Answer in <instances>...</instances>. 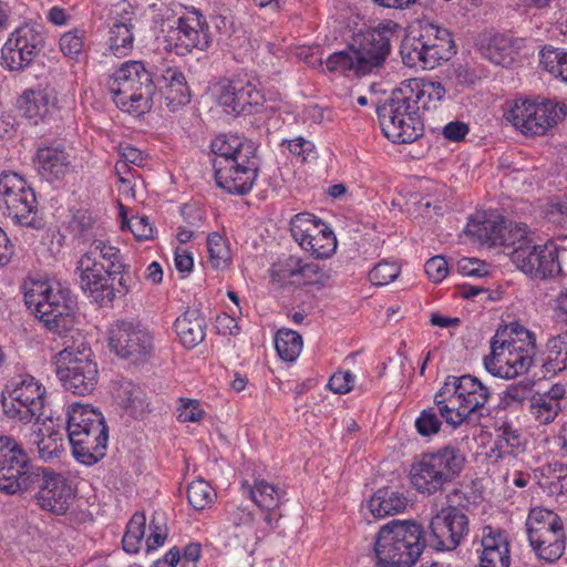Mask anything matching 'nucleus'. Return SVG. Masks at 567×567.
I'll list each match as a JSON object with an SVG mask.
<instances>
[{"label":"nucleus","mask_w":567,"mask_h":567,"mask_svg":"<svg viewBox=\"0 0 567 567\" xmlns=\"http://www.w3.org/2000/svg\"><path fill=\"white\" fill-rule=\"evenodd\" d=\"M543 68L555 75L561 78L567 61V51L551 45L544 47L539 53Z\"/></svg>","instance_id":"864d4df0"},{"label":"nucleus","mask_w":567,"mask_h":567,"mask_svg":"<svg viewBox=\"0 0 567 567\" xmlns=\"http://www.w3.org/2000/svg\"><path fill=\"white\" fill-rule=\"evenodd\" d=\"M38 477L32 480L31 488H38V505L55 515H64L73 504L74 491L61 474L40 467Z\"/></svg>","instance_id":"6ab92c4d"},{"label":"nucleus","mask_w":567,"mask_h":567,"mask_svg":"<svg viewBox=\"0 0 567 567\" xmlns=\"http://www.w3.org/2000/svg\"><path fill=\"white\" fill-rule=\"evenodd\" d=\"M96 219L87 209L71 212L69 229L71 234L83 241L90 240L97 235Z\"/></svg>","instance_id":"a18cd8bd"},{"label":"nucleus","mask_w":567,"mask_h":567,"mask_svg":"<svg viewBox=\"0 0 567 567\" xmlns=\"http://www.w3.org/2000/svg\"><path fill=\"white\" fill-rule=\"evenodd\" d=\"M412 96L401 83L377 109L381 131L392 143L410 144L424 134L420 105Z\"/></svg>","instance_id":"423d86ee"},{"label":"nucleus","mask_w":567,"mask_h":567,"mask_svg":"<svg viewBox=\"0 0 567 567\" xmlns=\"http://www.w3.org/2000/svg\"><path fill=\"white\" fill-rule=\"evenodd\" d=\"M207 249L209 254V261L214 268L223 269L228 266L230 261V251L225 239L218 233L208 235Z\"/></svg>","instance_id":"5fc2aeb1"},{"label":"nucleus","mask_w":567,"mask_h":567,"mask_svg":"<svg viewBox=\"0 0 567 567\" xmlns=\"http://www.w3.org/2000/svg\"><path fill=\"white\" fill-rule=\"evenodd\" d=\"M66 432L75 460L93 465L105 456L107 426L102 413L91 405L74 403L68 408Z\"/></svg>","instance_id":"20e7f679"},{"label":"nucleus","mask_w":567,"mask_h":567,"mask_svg":"<svg viewBox=\"0 0 567 567\" xmlns=\"http://www.w3.org/2000/svg\"><path fill=\"white\" fill-rule=\"evenodd\" d=\"M400 275V267L394 262H379L369 274L370 281L375 286L392 282Z\"/></svg>","instance_id":"0e129e2a"},{"label":"nucleus","mask_w":567,"mask_h":567,"mask_svg":"<svg viewBox=\"0 0 567 567\" xmlns=\"http://www.w3.org/2000/svg\"><path fill=\"white\" fill-rule=\"evenodd\" d=\"M429 545L426 534L415 520L392 519L380 527L373 549L379 567H412Z\"/></svg>","instance_id":"7ed1b4c3"},{"label":"nucleus","mask_w":567,"mask_h":567,"mask_svg":"<svg viewBox=\"0 0 567 567\" xmlns=\"http://www.w3.org/2000/svg\"><path fill=\"white\" fill-rule=\"evenodd\" d=\"M216 496L212 486L204 480L193 481L187 488V498L192 507L202 511L214 502Z\"/></svg>","instance_id":"603ef678"},{"label":"nucleus","mask_w":567,"mask_h":567,"mask_svg":"<svg viewBox=\"0 0 567 567\" xmlns=\"http://www.w3.org/2000/svg\"><path fill=\"white\" fill-rule=\"evenodd\" d=\"M64 445L63 434L53 431L38 442L39 456L44 461L58 458L64 452Z\"/></svg>","instance_id":"6e6d98bb"},{"label":"nucleus","mask_w":567,"mask_h":567,"mask_svg":"<svg viewBox=\"0 0 567 567\" xmlns=\"http://www.w3.org/2000/svg\"><path fill=\"white\" fill-rule=\"evenodd\" d=\"M92 256L104 262L109 277L116 279V274L124 271V262L120 250L113 246L106 245L100 239H94L89 247Z\"/></svg>","instance_id":"37998d69"},{"label":"nucleus","mask_w":567,"mask_h":567,"mask_svg":"<svg viewBox=\"0 0 567 567\" xmlns=\"http://www.w3.org/2000/svg\"><path fill=\"white\" fill-rule=\"evenodd\" d=\"M441 424L434 408L423 410L415 420V429L424 437L439 433Z\"/></svg>","instance_id":"e2e57ef3"},{"label":"nucleus","mask_w":567,"mask_h":567,"mask_svg":"<svg viewBox=\"0 0 567 567\" xmlns=\"http://www.w3.org/2000/svg\"><path fill=\"white\" fill-rule=\"evenodd\" d=\"M402 85L408 93H412L414 103L420 105V110L435 109L446 93L441 82L409 79L403 81Z\"/></svg>","instance_id":"f704fd0d"},{"label":"nucleus","mask_w":567,"mask_h":567,"mask_svg":"<svg viewBox=\"0 0 567 567\" xmlns=\"http://www.w3.org/2000/svg\"><path fill=\"white\" fill-rule=\"evenodd\" d=\"M114 398L123 412L134 420L144 419L150 412L145 390L130 380H122L116 384Z\"/></svg>","instance_id":"7c9ffc66"},{"label":"nucleus","mask_w":567,"mask_h":567,"mask_svg":"<svg viewBox=\"0 0 567 567\" xmlns=\"http://www.w3.org/2000/svg\"><path fill=\"white\" fill-rule=\"evenodd\" d=\"M259 166L257 147L246 146L229 165H221V161L215 164L216 184L229 194L245 195L251 190Z\"/></svg>","instance_id":"f3484780"},{"label":"nucleus","mask_w":567,"mask_h":567,"mask_svg":"<svg viewBox=\"0 0 567 567\" xmlns=\"http://www.w3.org/2000/svg\"><path fill=\"white\" fill-rule=\"evenodd\" d=\"M55 373L62 386L75 395L91 394L97 383V364L92 359L71 361L68 354L61 357Z\"/></svg>","instance_id":"4be33fe9"},{"label":"nucleus","mask_w":567,"mask_h":567,"mask_svg":"<svg viewBox=\"0 0 567 567\" xmlns=\"http://www.w3.org/2000/svg\"><path fill=\"white\" fill-rule=\"evenodd\" d=\"M558 255L559 247L554 241L532 245L529 241L519 240V245L511 254V259L517 269L532 279L546 280L561 272Z\"/></svg>","instance_id":"dca6fc26"},{"label":"nucleus","mask_w":567,"mask_h":567,"mask_svg":"<svg viewBox=\"0 0 567 567\" xmlns=\"http://www.w3.org/2000/svg\"><path fill=\"white\" fill-rule=\"evenodd\" d=\"M523 39L497 33L482 45L483 55L497 65H507L513 61V54L520 49Z\"/></svg>","instance_id":"c9c22d12"},{"label":"nucleus","mask_w":567,"mask_h":567,"mask_svg":"<svg viewBox=\"0 0 567 567\" xmlns=\"http://www.w3.org/2000/svg\"><path fill=\"white\" fill-rule=\"evenodd\" d=\"M23 115L33 124L45 121L55 109L56 94L53 89L25 90L19 100Z\"/></svg>","instance_id":"cd10ccee"},{"label":"nucleus","mask_w":567,"mask_h":567,"mask_svg":"<svg viewBox=\"0 0 567 567\" xmlns=\"http://www.w3.org/2000/svg\"><path fill=\"white\" fill-rule=\"evenodd\" d=\"M527 535H535L564 526L561 518L553 511L534 508L527 518Z\"/></svg>","instance_id":"49530a36"},{"label":"nucleus","mask_w":567,"mask_h":567,"mask_svg":"<svg viewBox=\"0 0 567 567\" xmlns=\"http://www.w3.org/2000/svg\"><path fill=\"white\" fill-rule=\"evenodd\" d=\"M535 347L534 333L518 323L499 328L491 341V354L484 359L485 368L494 377L516 378L530 369Z\"/></svg>","instance_id":"f03ea898"},{"label":"nucleus","mask_w":567,"mask_h":567,"mask_svg":"<svg viewBox=\"0 0 567 567\" xmlns=\"http://www.w3.org/2000/svg\"><path fill=\"white\" fill-rule=\"evenodd\" d=\"M122 229H130L138 240H148L153 238V227L151 226L146 216L126 217L124 206L121 205Z\"/></svg>","instance_id":"bf43d9fd"},{"label":"nucleus","mask_w":567,"mask_h":567,"mask_svg":"<svg viewBox=\"0 0 567 567\" xmlns=\"http://www.w3.org/2000/svg\"><path fill=\"white\" fill-rule=\"evenodd\" d=\"M111 18L113 23L123 27H133L135 19L134 7L127 0H121L115 3L111 10Z\"/></svg>","instance_id":"774afa93"},{"label":"nucleus","mask_w":567,"mask_h":567,"mask_svg":"<svg viewBox=\"0 0 567 567\" xmlns=\"http://www.w3.org/2000/svg\"><path fill=\"white\" fill-rule=\"evenodd\" d=\"M408 503L403 493L384 487L373 494L368 502V507L374 517L381 518L403 512Z\"/></svg>","instance_id":"e433bc0d"},{"label":"nucleus","mask_w":567,"mask_h":567,"mask_svg":"<svg viewBox=\"0 0 567 567\" xmlns=\"http://www.w3.org/2000/svg\"><path fill=\"white\" fill-rule=\"evenodd\" d=\"M146 517L135 513L130 519L122 539L123 549L130 554L138 553L145 535Z\"/></svg>","instance_id":"09e8293b"},{"label":"nucleus","mask_w":567,"mask_h":567,"mask_svg":"<svg viewBox=\"0 0 567 567\" xmlns=\"http://www.w3.org/2000/svg\"><path fill=\"white\" fill-rule=\"evenodd\" d=\"M35 166L45 181H58L71 171V156L61 146L41 145L35 153Z\"/></svg>","instance_id":"bb28decb"},{"label":"nucleus","mask_w":567,"mask_h":567,"mask_svg":"<svg viewBox=\"0 0 567 567\" xmlns=\"http://www.w3.org/2000/svg\"><path fill=\"white\" fill-rule=\"evenodd\" d=\"M75 272L79 275L81 289L91 297L100 307H111L114 301V292L104 262L89 250L76 262Z\"/></svg>","instance_id":"412c9836"},{"label":"nucleus","mask_w":567,"mask_h":567,"mask_svg":"<svg viewBox=\"0 0 567 567\" xmlns=\"http://www.w3.org/2000/svg\"><path fill=\"white\" fill-rule=\"evenodd\" d=\"M447 506L437 512L429 525L426 539L436 550H453L470 532L468 517L464 507L468 503L465 494L454 488L446 495Z\"/></svg>","instance_id":"9d476101"},{"label":"nucleus","mask_w":567,"mask_h":567,"mask_svg":"<svg viewBox=\"0 0 567 567\" xmlns=\"http://www.w3.org/2000/svg\"><path fill=\"white\" fill-rule=\"evenodd\" d=\"M117 287L112 285V290L115 298L125 297L128 292L138 288L140 281L137 276L130 270V267L124 264V271L116 274ZM113 284V281H111Z\"/></svg>","instance_id":"69168bd1"},{"label":"nucleus","mask_w":567,"mask_h":567,"mask_svg":"<svg viewBox=\"0 0 567 567\" xmlns=\"http://www.w3.org/2000/svg\"><path fill=\"white\" fill-rule=\"evenodd\" d=\"M205 415L198 400L181 399L177 419L179 422H199Z\"/></svg>","instance_id":"338daca9"},{"label":"nucleus","mask_w":567,"mask_h":567,"mask_svg":"<svg viewBox=\"0 0 567 567\" xmlns=\"http://www.w3.org/2000/svg\"><path fill=\"white\" fill-rule=\"evenodd\" d=\"M1 396L2 411L7 417L24 424L40 420L41 415L22 399L6 392L4 389L2 390Z\"/></svg>","instance_id":"ea45409f"},{"label":"nucleus","mask_w":567,"mask_h":567,"mask_svg":"<svg viewBox=\"0 0 567 567\" xmlns=\"http://www.w3.org/2000/svg\"><path fill=\"white\" fill-rule=\"evenodd\" d=\"M275 347L278 355L282 360L292 362L301 352V336L290 329H280L275 338Z\"/></svg>","instance_id":"c03bdc74"},{"label":"nucleus","mask_w":567,"mask_h":567,"mask_svg":"<svg viewBox=\"0 0 567 567\" xmlns=\"http://www.w3.org/2000/svg\"><path fill=\"white\" fill-rule=\"evenodd\" d=\"M181 343L193 349L205 339L206 321L197 309H188L174 323Z\"/></svg>","instance_id":"473e14b6"},{"label":"nucleus","mask_w":567,"mask_h":567,"mask_svg":"<svg viewBox=\"0 0 567 567\" xmlns=\"http://www.w3.org/2000/svg\"><path fill=\"white\" fill-rule=\"evenodd\" d=\"M151 534L146 538V549L147 551L154 550L159 546L164 545L167 535L168 528L166 525V518L163 513H155L152 517L151 524Z\"/></svg>","instance_id":"052dcab7"},{"label":"nucleus","mask_w":567,"mask_h":567,"mask_svg":"<svg viewBox=\"0 0 567 567\" xmlns=\"http://www.w3.org/2000/svg\"><path fill=\"white\" fill-rule=\"evenodd\" d=\"M480 567H509L511 555L506 537L491 526L483 528Z\"/></svg>","instance_id":"c756f323"},{"label":"nucleus","mask_w":567,"mask_h":567,"mask_svg":"<svg viewBox=\"0 0 567 567\" xmlns=\"http://www.w3.org/2000/svg\"><path fill=\"white\" fill-rule=\"evenodd\" d=\"M0 204L3 214L16 224L37 228L41 220L38 217V203L33 188L17 173L3 172L0 175Z\"/></svg>","instance_id":"ddd939ff"},{"label":"nucleus","mask_w":567,"mask_h":567,"mask_svg":"<svg viewBox=\"0 0 567 567\" xmlns=\"http://www.w3.org/2000/svg\"><path fill=\"white\" fill-rule=\"evenodd\" d=\"M24 302L48 329L61 333L72 323L74 299L71 291L59 284L33 281L25 288Z\"/></svg>","instance_id":"1a4fd4ad"},{"label":"nucleus","mask_w":567,"mask_h":567,"mask_svg":"<svg viewBox=\"0 0 567 567\" xmlns=\"http://www.w3.org/2000/svg\"><path fill=\"white\" fill-rule=\"evenodd\" d=\"M465 233L488 246L513 245L516 238L512 223L507 224L501 216L482 221L471 220L465 228Z\"/></svg>","instance_id":"a878e982"},{"label":"nucleus","mask_w":567,"mask_h":567,"mask_svg":"<svg viewBox=\"0 0 567 567\" xmlns=\"http://www.w3.org/2000/svg\"><path fill=\"white\" fill-rule=\"evenodd\" d=\"M290 231L299 246L318 259L328 258L336 251L337 239L333 231L312 214L295 215L290 221Z\"/></svg>","instance_id":"a211bd4d"},{"label":"nucleus","mask_w":567,"mask_h":567,"mask_svg":"<svg viewBox=\"0 0 567 567\" xmlns=\"http://www.w3.org/2000/svg\"><path fill=\"white\" fill-rule=\"evenodd\" d=\"M39 466L32 461L21 443L8 435L0 436V491L14 495L31 489Z\"/></svg>","instance_id":"9b49d317"},{"label":"nucleus","mask_w":567,"mask_h":567,"mask_svg":"<svg viewBox=\"0 0 567 567\" xmlns=\"http://www.w3.org/2000/svg\"><path fill=\"white\" fill-rule=\"evenodd\" d=\"M246 146H256L254 142L241 140L237 135H219L210 144L212 152L216 155L213 161V166L218 161L221 165H229L231 159L238 157L239 152L244 151Z\"/></svg>","instance_id":"4c0bfd02"},{"label":"nucleus","mask_w":567,"mask_h":567,"mask_svg":"<svg viewBox=\"0 0 567 567\" xmlns=\"http://www.w3.org/2000/svg\"><path fill=\"white\" fill-rule=\"evenodd\" d=\"M465 463L464 451L455 443H449L420 455L411 465V483L422 494H435L461 475Z\"/></svg>","instance_id":"39448f33"},{"label":"nucleus","mask_w":567,"mask_h":567,"mask_svg":"<svg viewBox=\"0 0 567 567\" xmlns=\"http://www.w3.org/2000/svg\"><path fill=\"white\" fill-rule=\"evenodd\" d=\"M243 493L250 496L257 506L260 508L272 511L275 509L280 499V495L275 485L267 483L266 481L255 482L254 487L248 483H244Z\"/></svg>","instance_id":"79ce46f5"},{"label":"nucleus","mask_w":567,"mask_h":567,"mask_svg":"<svg viewBox=\"0 0 567 567\" xmlns=\"http://www.w3.org/2000/svg\"><path fill=\"white\" fill-rule=\"evenodd\" d=\"M354 56V44L350 45L347 50L334 52L330 54L326 61V69L328 72L346 73L354 71L357 73V60Z\"/></svg>","instance_id":"4d7b16f0"},{"label":"nucleus","mask_w":567,"mask_h":567,"mask_svg":"<svg viewBox=\"0 0 567 567\" xmlns=\"http://www.w3.org/2000/svg\"><path fill=\"white\" fill-rule=\"evenodd\" d=\"M451 32L433 23H425L411 31L401 42L400 54L409 68L432 70L440 61H447L455 54Z\"/></svg>","instance_id":"0eeeda50"},{"label":"nucleus","mask_w":567,"mask_h":567,"mask_svg":"<svg viewBox=\"0 0 567 567\" xmlns=\"http://www.w3.org/2000/svg\"><path fill=\"white\" fill-rule=\"evenodd\" d=\"M529 544L539 559L557 561L565 551L566 536L564 526L528 536Z\"/></svg>","instance_id":"2f4dec72"},{"label":"nucleus","mask_w":567,"mask_h":567,"mask_svg":"<svg viewBox=\"0 0 567 567\" xmlns=\"http://www.w3.org/2000/svg\"><path fill=\"white\" fill-rule=\"evenodd\" d=\"M45 47L42 28L23 24L17 28L1 49V65L12 72H22L29 68Z\"/></svg>","instance_id":"2eb2a0df"},{"label":"nucleus","mask_w":567,"mask_h":567,"mask_svg":"<svg viewBox=\"0 0 567 567\" xmlns=\"http://www.w3.org/2000/svg\"><path fill=\"white\" fill-rule=\"evenodd\" d=\"M491 396L487 385L476 377L450 375L435 394L434 402L440 415L449 425L460 426L464 422L477 421L488 414L485 404Z\"/></svg>","instance_id":"f257e3e1"},{"label":"nucleus","mask_w":567,"mask_h":567,"mask_svg":"<svg viewBox=\"0 0 567 567\" xmlns=\"http://www.w3.org/2000/svg\"><path fill=\"white\" fill-rule=\"evenodd\" d=\"M63 338L64 348L55 355V367L61 364L63 354H68L71 361L82 360L83 358L91 359L92 350L79 331H70Z\"/></svg>","instance_id":"de8ad7c7"},{"label":"nucleus","mask_w":567,"mask_h":567,"mask_svg":"<svg viewBox=\"0 0 567 567\" xmlns=\"http://www.w3.org/2000/svg\"><path fill=\"white\" fill-rule=\"evenodd\" d=\"M546 350L547 357L543 363L545 373L556 374L567 369V333L551 337Z\"/></svg>","instance_id":"58836bf2"},{"label":"nucleus","mask_w":567,"mask_h":567,"mask_svg":"<svg viewBox=\"0 0 567 567\" xmlns=\"http://www.w3.org/2000/svg\"><path fill=\"white\" fill-rule=\"evenodd\" d=\"M549 495H564L567 493V465H556L553 475L540 483Z\"/></svg>","instance_id":"680f3d73"},{"label":"nucleus","mask_w":567,"mask_h":567,"mask_svg":"<svg viewBox=\"0 0 567 567\" xmlns=\"http://www.w3.org/2000/svg\"><path fill=\"white\" fill-rule=\"evenodd\" d=\"M535 382L524 379L509 384L503 392L501 402L506 409H518L525 404L529 406L533 394H535Z\"/></svg>","instance_id":"a19ab883"},{"label":"nucleus","mask_w":567,"mask_h":567,"mask_svg":"<svg viewBox=\"0 0 567 567\" xmlns=\"http://www.w3.org/2000/svg\"><path fill=\"white\" fill-rule=\"evenodd\" d=\"M85 31L82 29H73L63 33L60 38L61 52L70 58L78 60L84 48Z\"/></svg>","instance_id":"13d9d810"},{"label":"nucleus","mask_w":567,"mask_h":567,"mask_svg":"<svg viewBox=\"0 0 567 567\" xmlns=\"http://www.w3.org/2000/svg\"><path fill=\"white\" fill-rule=\"evenodd\" d=\"M165 39L167 45L175 49L177 54L189 53L194 49L206 50L212 41L208 23L197 10L181 16Z\"/></svg>","instance_id":"aec40b11"},{"label":"nucleus","mask_w":567,"mask_h":567,"mask_svg":"<svg viewBox=\"0 0 567 567\" xmlns=\"http://www.w3.org/2000/svg\"><path fill=\"white\" fill-rule=\"evenodd\" d=\"M218 102L227 113L251 114L262 105L264 95L246 79H233L221 87Z\"/></svg>","instance_id":"b1692460"},{"label":"nucleus","mask_w":567,"mask_h":567,"mask_svg":"<svg viewBox=\"0 0 567 567\" xmlns=\"http://www.w3.org/2000/svg\"><path fill=\"white\" fill-rule=\"evenodd\" d=\"M565 394L566 389L560 383H556L545 391L536 390L528 412L539 424H550L561 411V400Z\"/></svg>","instance_id":"c85d7f7f"},{"label":"nucleus","mask_w":567,"mask_h":567,"mask_svg":"<svg viewBox=\"0 0 567 567\" xmlns=\"http://www.w3.org/2000/svg\"><path fill=\"white\" fill-rule=\"evenodd\" d=\"M495 447L502 453H518L523 450L524 442L519 430L504 422L497 430Z\"/></svg>","instance_id":"8fccbe9b"},{"label":"nucleus","mask_w":567,"mask_h":567,"mask_svg":"<svg viewBox=\"0 0 567 567\" xmlns=\"http://www.w3.org/2000/svg\"><path fill=\"white\" fill-rule=\"evenodd\" d=\"M154 82L156 90L165 97L169 111L175 112L190 102V89L184 73L177 68H166Z\"/></svg>","instance_id":"393cba45"},{"label":"nucleus","mask_w":567,"mask_h":567,"mask_svg":"<svg viewBox=\"0 0 567 567\" xmlns=\"http://www.w3.org/2000/svg\"><path fill=\"white\" fill-rule=\"evenodd\" d=\"M4 390L16 398L22 399L40 415H43L45 389L32 375L24 374L11 379Z\"/></svg>","instance_id":"72a5a7b5"},{"label":"nucleus","mask_w":567,"mask_h":567,"mask_svg":"<svg viewBox=\"0 0 567 567\" xmlns=\"http://www.w3.org/2000/svg\"><path fill=\"white\" fill-rule=\"evenodd\" d=\"M567 115V105L553 100H524L515 102L505 117L525 135L542 136Z\"/></svg>","instance_id":"f8f14e48"},{"label":"nucleus","mask_w":567,"mask_h":567,"mask_svg":"<svg viewBox=\"0 0 567 567\" xmlns=\"http://www.w3.org/2000/svg\"><path fill=\"white\" fill-rule=\"evenodd\" d=\"M133 27H123L112 24L110 29V50L114 55H126L132 49L134 43Z\"/></svg>","instance_id":"3c124183"},{"label":"nucleus","mask_w":567,"mask_h":567,"mask_svg":"<svg viewBox=\"0 0 567 567\" xmlns=\"http://www.w3.org/2000/svg\"><path fill=\"white\" fill-rule=\"evenodd\" d=\"M393 34L388 29H377L368 32L354 44L357 75H365L374 68L381 66L391 52Z\"/></svg>","instance_id":"5701e85b"},{"label":"nucleus","mask_w":567,"mask_h":567,"mask_svg":"<svg viewBox=\"0 0 567 567\" xmlns=\"http://www.w3.org/2000/svg\"><path fill=\"white\" fill-rule=\"evenodd\" d=\"M109 90L117 106L128 113H144L156 92L154 79L141 61L124 62L110 78Z\"/></svg>","instance_id":"6e6552de"},{"label":"nucleus","mask_w":567,"mask_h":567,"mask_svg":"<svg viewBox=\"0 0 567 567\" xmlns=\"http://www.w3.org/2000/svg\"><path fill=\"white\" fill-rule=\"evenodd\" d=\"M107 333L110 349L122 359L141 363L154 353L153 334L138 321L116 320Z\"/></svg>","instance_id":"4468645a"}]
</instances>
